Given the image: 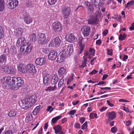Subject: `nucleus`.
Instances as JSON below:
<instances>
[{
	"mask_svg": "<svg viewBox=\"0 0 134 134\" xmlns=\"http://www.w3.org/2000/svg\"><path fill=\"white\" fill-rule=\"evenodd\" d=\"M37 97L35 95L26 98L22 101V108L27 110L32 106L36 101Z\"/></svg>",
	"mask_w": 134,
	"mask_h": 134,
	"instance_id": "nucleus-1",
	"label": "nucleus"
},
{
	"mask_svg": "<svg viewBox=\"0 0 134 134\" xmlns=\"http://www.w3.org/2000/svg\"><path fill=\"white\" fill-rule=\"evenodd\" d=\"M32 48V46L30 43H26L24 45L21 46L20 50L21 52H24L26 54H28L31 51Z\"/></svg>",
	"mask_w": 134,
	"mask_h": 134,
	"instance_id": "nucleus-2",
	"label": "nucleus"
},
{
	"mask_svg": "<svg viewBox=\"0 0 134 134\" xmlns=\"http://www.w3.org/2000/svg\"><path fill=\"white\" fill-rule=\"evenodd\" d=\"M19 2L17 0H7V5L8 8L12 9L18 5Z\"/></svg>",
	"mask_w": 134,
	"mask_h": 134,
	"instance_id": "nucleus-3",
	"label": "nucleus"
},
{
	"mask_svg": "<svg viewBox=\"0 0 134 134\" xmlns=\"http://www.w3.org/2000/svg\"><path fill=\"white\" fill-rule=\"evenodd\" d=\"M38 43L42 45L46 44L48 42V40L46 38V36L45 34L40 33L38 34Z\"/></svg>",
	"mask_w": 134,
	"mask_h": 134,
	"instance_id": "nucleus-4",
	"label": "nucleus"
},
{
	"mask_svg": "<svg viewBox=\"0 0 134 134\" xmlns=\"http://www.w3.org/2000/svg\"><path fill=\"white\" fill-rule=\"evenodd\" d=\"M66 55L65 50H63V51L61 52L57 56V62L58 63L63 62L67 57Z\"/></svg>",
	"mask_w": 134,
	"mask_h": 134,
	"instance_id": "nucleus-5",
	"label": "nucleus"
},
{
	"mask_svg": "<svg viewBox=\"0 0 134 134\" xmlns=\"http://www.w3.org/2000/svg\"><path fill=\"white\" fill-rule=\"evenodd\" d=\"M62 12L64 15V18H68L70 14L71 9L70 7H65L64 5L62 9Z\"/></svg>",
	"mask_w": 134,
	"mask_h": 134,
	"instance_id": "nucleus-6",
	"label": "nucleus"
},
{
	"mask_svg": "<svg viewBox=\"0 0 134 134\" xmlns=\"http://www.w3.org/2000/svg\"><path fill=\"white\" fill-rule=\"evenodd\" d=\"M52 29L54 31H61L62 29L61 23L58 22H54L52 25Z\"/></svg>",
	"mask_w": 134,
	"mask_h": 134,
	"instance_id": "nucleus-7",
	"label": "nucleus"
},
{
	"mask_svg": "<svg viewBox=\"0 0 134 134\" xmlns=\"http://www.w3.org/2000/svg\"><path fill=\"white\" fill-rule=\"evenodd\" d=\"M99 19L97 16H91L88 20V24L96 25L98 24Z\"/></svg>",
	"mask_w": 134,
	"mask_h": 134,
	"instance_id": "nucleus-8",
	"label": "nucleus"
},
{
	"mask_svg": "<svg viewBox=\"0 0 134 134\" xmlns=\"http://www.w3.org/2000/svg\"><path fill=\"white\" fill-rule=\"evenodd\" d=\"M26 72H28L33 74L35 73L36 72L35 66L32 64H27L25 67Z\"/></svg>",
	"mask_w": 134,
	"mask_h": 134,
	"instance_id": "nucleus-9",
	"label": "nucleus"
},
{
	"mask_svg": "<svg viewBox=\"0 0 134 134\" xmlns=\"http://www.w3.org/2000/svg\"><path fill=\"white\" fill-rule=\"evenodd\" d=\"M65 37L66 40L70 43H74L76 42L77 40V38L72 34L66 35Z\"/></svg>",
	"mask_w": 134,
	"mask_h": 134,
	"instance_id": "nucleus-10",
	"label": "nucleus"
},
{
	"mask_svg": "<svg viewBox=\"0 0 134 134\" xmlns=\"http://www.w3.org/2000/svg\"><path fill=\"white\" fill-rule=\"evenodd\" d=\"M57 55V52L54 50H51L50 53L48 55V58L49 60H54Z\"/></svg>",
	"mask_w": 134,
	"mask_h": 134,
	"instance_id": "nucleus-11",
	"label": "nucleus"
},
{
	"mask_svg": "<svg viewBox=\"0 0 134 134\" xmlns=\"http://www.w3.org/2000/svg\"><path fill=\"white\" fill-rule=\"evenodd\" d=\"M32 19L29 14H25L23 15L24 20L27 24H29L31 23L32 22Z\"/></svg>",
	"mask_w": 134,
	"mask_h": 134,
	"instance_id": "nucleus-12",
	"label": "nucleus"
},
{
	"mask_svg": "<svg viewBox=\"0 0 134 134\" xmlns=\"http://www.w3.org/2000/svg\"><path fill=\"white\" fill-rule=\"evenodd\" d=\"M81 31L84 36H87L90 32V28L89 26H84L82 27Z\"/></svg>",
	"mask_w": 134,
	"mask_h": 134,
	"instance_id": "nucleus-13",
	"label": "nucleus"
},
{
	"mask_svg": "<svg viewBox=\"0 0 134 134\" xmlns=\"http://www.w3.org/2000/svg\"><path fill=\"white\" fill-rule=\"evenodd\" d=\"M46 60V59L45 58H39L35 60V62L36 64L42 66L45 64Z\"/></svg>",
	"mask_w": 134,
	"mask_h": 134,
	"instance_id": "nucleus-14",
	"label": "nucleus"
},
{
	"mask_svg": "<svg viewBox=\"0 0 134 134\" xmlns=\"http://www.w3.org/2000/svg\"><path fill=\"white\" fill-rule=\"evenodd\" d=\"M25 43L26 40L25 38L24 37H21L18 38L17 41L16 45L18 47L24 45Z\"/></svg>",
	"mask_w": 134,
	"mask_h": 134,
	"instance_id": "nucleus-15",
	"label": "nucleus"
},
{
	"mask_svg": "<svg viewBox=\"0 0 134 134\" xmlns=\"http://www.w3.org/2000/svg\"><path fill=\"white\" fill-rule=\"evenodd\" d=\"M19 77H11L12 80V86L14 89L16 90L17 85L18 84Z\"/></svg>",
	"mask_w": 134,
	"mask_h": 134,
	"instance_id": "nucleus-16",
	"label": "nucleus"
},
{
	"mask_svg": "<svg viewBox=\"0 0 134 134\" xmlns=\"http://www.w3.org/2000/svg\"><path fill=\"white\" fill-rule=\"evenodd\" d=\"M58 77L56 74L54 75L52 77L51 80L52 84L53 85H55L56 84L59 80Z\"/></svg>",
	"mask_w": 134,
	"mask_h": 134,
	"instance_id": "nucleus-17",
	"label": "nucleus"
},
{
	"mask_svg": "<svg viewBox=\"0 0 134 134\" xmlns=\"http://www.w3.org/2000/svg\"><path fill=\"white\" fill-rule=\"evenodd\" d=\"M107 114L108 116V119L113 120L116 117V114L115 112L114 111L108 112Z\"/></svg>",
	"mask_w": 134,
	"mask_h": 134,
	"instance_id": "nucleus-18",
	"label": "nucleus"
},
{
	"mask_svg": "<svg viewBox=\"0 0 134 134\" xmlns=\"http://www.w3.org/2000/svg\"><path fill=\"white\" fill-rule=\"evenodd\" d=\"M24 83L23 79L19 77L18 84L17 85L16 90L18 89L20 87H22L24 85Z\"/></svg>",
	"mask_w": 134,
	"mask_h": 134,
	"instance_id": "nucleus-19",
	"label": "nucleus"
},
{
	"mask_svg": "<svg viewBox=\"0 0 134 134\" xmlns=\"http://www.w3.org/2000/svg\"><path fill=\"white\" fill-rule=\"evenodd\" d=\"M66 71V69L65 68L61 67L58 71V74L60 77H61L65 74Z\"/></svg>",
	"mask_w": 134,
	"mask_h": 134,
	"instance_id": "nucleus-20",
	"label": "nucleus"
},
{
	"mask_svg": "<svg viewBox=\"0 0 134 134\" xmlns=\"http://www.w3.org/2000/svg\"><path fill=\"white\" fill-rule=\"evenodd\" d=\"M55 46V47H58L59 46L61 42V40L59 37H57L54 39Z\"/></svg>",
	"mask_w": 134,
	"mask_h": 134,
	"instance_id": "nucleus-21",
	"label": "nucleus"
},
{
	"mask_svg": "<svg viewBox=\"0 0 134 134\" xmlns=\"http://www.w3.org/2000/svg\"><path fill=\"white\" fill-rule=\"evenodd\" d=\"M85 5L90 12H92L94 8L90 2H85Z\"/></svg>",
	"mask_w": 134,
	"mask_h": 134,
	"instance_id": "nucleus-22",
	"label": "nucleus"
},
{
	"mask_svg": "<svg viewBox=\"0 0 134 134\" xmlns=\"http://www.w3.org/2000/svg\"><path fill=\"white\" fill-rule=\"evenodd\" d=\"M92 2L93 3L96 7L100 3V5H102L104 2V0H92Z\"/></svg>",
	"mask_w": 134,
	"mask_h": 134,
	"instance_id": "nucleus-23",
	"label": "nucleus"
},
{
	"mask_svg": "<svg viewBox=\"0 0 134 134\" xmlns=\"http://www.w3.org/2000/svg\"><path fill=\"white\" fill-rule=\"evenodd\" d=\"M53 129L56 133H58L60 132L62 130V127L59 125L55 126L53 127Z\"/></svg>",
	"mask_w": 134,
	"mask_h": 134,
	"instance_id": "nucleus-24",
	"label": "nucleus"
},
{
	"mask_svg": "<svg viewBox=\"0 0 134 134\" xmlns=\"http://www.w3.org/2000/svg\"><path fill=\"white\" fill-rule=\"evenodd\" d=\"M18 68L20 71L23 73H24L26 72V68L25 69L23 64L20 65L18 66Z\"/></svg>",
	"mask_w": 134,
	"mask_h": 134,
	"instance_id": "nucleus-25",
	"label": "nucleus"
},
{
	"mask_svg": "<svg viewBox=\"0 0 134 134\" xmlns=\"http://www.w3.org/2000/svg\"><path fill=\"white\" fill-rule=\"evenodd\" d=\"M16 112L14 109H11L8 113V115L9 117L15 116L16 114Z\"/></svg>",
	"mask_w": 134,
	"mask_h": 134,
	"instance_id": "nucleus-26",
	"label": "nucleus"
},
{
	"mask_svg": "<svg viewBox=\"0 0 134 134\" xmlns=\"http://www.w3.org/2000/svg\"><path fill=\"white\" fill-rule=\"evenodd\" d=\"M30 41L34 42L36 39V36L35 33H32L31 34L30 36Z\"/></svg>",
	"mask_w": 134,
	"mask_h": 134,
	"instance_id": "nucleus-27",
	"label": "nucleus"
},
{
	"mask_svg": "<svg viewBox=\"0 0 134 134\" xmlns=\"http://www.w3.org/2000/svg\"><path fill=\"white\" fill-rule=\"evenodd\" d=\"M67 49L69 52V54H71L74 51L73 45L71 44L69 45L67 47Z\"/></svg>",
	"mask_w": 134,
	"mask_h": 134,
	"instance_id": "nucleus-28",
	"label": "nucleus"
},
{
	"mask_svg": "<svg viewBox=\"0 0 134 134\" xmlns=\"http://www.w3.org/2000/svg\"><path fill=\"white\" fill-rule=\"evenodd\" d=\"M7 57L5 55H2L0 56V63L5 62L6 61Z\"/></svg>",
	"mask_w": 134,
	"mask_h": 134,
	"instance_id": "nucleus-29",
	"label": "nucleus"
},
{
	"mask_svg": "<svg viewBox=\"0 0 134 134\" xmlns=\"http://www.w3.org/2000/svg\"><path fill=\"white\" fill-rule=\"evenodd\" d=\"M79 46L80 49L79 51V50L78 52V54H80L83 51V48L85 47V45L84 44H82L81 42Z\"/></svg>",
	"mask_w": 134,
	"mask_h": 134,
	"instance_id": "nucleus-30",
	"label": "nucleus"
},
{
	"mask_svg": "<svg viewBox=\"0 0 134 134\" xmlns=\"http://www.w3.org/2000/svg\"><path fill=\"white\" fill-rule=\"evenodd\" d=\"M41 106H37L35 108L33 111V114L34 115H36L40 110V107Z\"/></svg>",
	"mask_w": 134,
	"mask_h": 134,
	"instance_id": "nucleus-31",
	"label": "nucleus"
},
{
	"mask_svg": "<svg viewBox=\"0 0 134 134\" xmlns=\"http://www.w3.org/2000/svg\"><path fill=\"white\" fill-rule=\"evenodd\" d=\"M5 2L4 0H0V11L3 10L4 8Z\"/></svg>",
	"mask_w": 134,
	"mask_h": 134,
	"instance_id": "nucleus-32",
	"label": "nucleus"
},
{
	"mask_svg": "<svg viewBox=\"0 0 134 134\" xmlns=\"http://www.w3.org/2000/svg\"><path fill=\"white\" fill-rule=\"evenodd\" d=\"M5 83L8 85V86H12V80L11 77L10 76H8Z\"/></svg>",
	"mask_w": 134,
	"mask_h": 134,
	"instance_id": "nucleus-33",
	"label": "nucleus"
},
{
	"mask_svg": "<svg viewBox=\"0 0 134 134\" xmlns=\"http://www.w3.org/2000/svg\"><path fill=\"white\" fill-rule=\"evenodd\" d=\"M16 71V70L13 67H10L8 73L14 74L15 73Z\"/></svg>",
	"mask_w": 134,
	"mask_h": 134,
	"instance_id": "nucleus-34",
	"label": "nucleus"
},
{
	"mask_svg": "<svg viewBox=\"0 0 134 134\" xmlns=\"http://www.w3.org/2000/svg\"><path fill=\"white\" fill-rule=\"evenodd\" d=\"M62 116H58L55 118H54L52 119V122L53 123H55L58 120L60 119Z\"/></svg>",
	"mask_w": 134,
	"mask_h": 134,
	"instance_id": "nucleus-35",
	"label": "nucleus"
},
{
	"mask_svg": "<svg viewBox=\"0 0 134 134\" xmlns=\"http://www.w3.org/2000/svg\"><path fill=\"white\" fill-rule=\"evenodd\" d=\"M50 78H46L43 79V83L46 86H47L50 80Z\"/></svg>",
	"mask_w": 134,
	"mask_h": 134,
	"instance_id": "nucleus-36",
	"label": "nucleus"
},
{
	"mask_svg": "<svg viewBox=\"0 0 134 134\" xmlns=\"http://www.w3.org/2000/svg\"><path fill=\"white\" fill-rule=\"evenodd\" d=\"M26 119L28 121H30L32 119V114L29 113L26 116Z\"/></svg>",
	"mask_w": 134,
	"mask_h": 134,
	"instance_id": "nucleus-37",
	"label": "nucleus"
},
{
	"mask_svg": "<svg viewBox=\"0 0 134 134\" xmlns=\"http://www.w3.org/2000/svg\"><path fill=\"white\" fill-rule=\"evenodd\" d=\"M2 68L3 71H4L5 72L8 73L9 68L8 66H2Z\"/></svg>",
	"mask_w": 134,
	"mask_h": 134,
	"instance_id": "nucleus-38",
	"label": "nucleus"
},
{
	"mask_svg": "<svg viewBox=\"0 0 134 134\" xmlns=\"http://www.w3.org/2000/svg\"><path fill=\"white\" fill-rule=\"evenodd\" d=\"M23 31V30L22 28H17L16 30V33H17V35L19 34L22 35V33Z\"/></svg>",
	"mask_w": 134,
	"mask_h": 134,
	"instance_id": "nucleus-39",
	"label": "nucleus"
},
{
	"mask_svg": "<svg viewBox=\"0 0 134 134\" xmlns=\"http://www.w3.org/2000/svg\"><path fill=\"white\" fill-rule=\"evenodd\" d=\"M63 77H62V78L59 81L58 84V86L60 88L61 87L62 85L64 84V80L62 79Z\"/></svg>",
	"mask_w": 134,
	"mask_h": 134,
	"instance_id": "nucleus-40",
	"label": "nucleus"
},
{
	"mask_svg": "<svg viewBox=\"0 0 134 134\" xmlns=\"http://www.w3.org/2000/svg\"><path fill=\"white\" fill-rule=\"evenodd\" d=\"M57 0H47V2L51 5L54 4L57 2Z\"/></svg>",
	"mask_w": 134,
	"mask_h": 134,
	"instance_id": "nucleus-41",
	"label": "nucleus"
},
{
	"mask_svg": "<svg viewBox=\"0 0 134 134\" xmlns=\"http://www.w3.org/2000/svg\"><path fill=\"white\" fill-rule=\"evenodd\" d=\"M56 88V87L55 85L53 87L50 86L48 87L47 90L48 91H54Z\"/></svg>",
	"mask_w": 134,
	"mask_h": 134,
	"instance_id": "nucleus-42",
	"label": "nucleus"
},
{
	"mask_svg": "<svg viewBox=\"0 0 134 134\" xmlns=\"http://www.w3.org/2000/svg\"><path fill=\"white\" fill-rule=\"evenodd\" d=\"M6 55H8L10 54L9 48L7 47H5L3 52Z\"/></svg>",
	"mask_w": 134,
	"mask_h": 134,
	"instance_id": "nucleus-43",
	"label": "nucleus"
},
{
	"mask_svg": "<svg viewBox=\"0 0 134 134\" xmlns=\"http://www.w3.org/2000/svg\"><path fill=\"white\" fill-rule=\"evenodd\" d=\"M134 2L133 1H130L127 3L125 7L126 8H128L130 6L133 5L134 4Z\"/></svg>",
	"mask_w": 134,
	"mask_h": 134,
	"instance_id": "nucleus-44",
	"label": "nucleus"
},
{
	"mask_svg": "<svg viewBox=\"0 0 134 134\" xmlns=\"http://www.w3.org/2000/svg\"><path fill=\"white\" fill-rule=\"evenodd\" d=\"M87 60L86 59H84L83 62L82 64V65L80 66V68H83L86 66V62Z\"/></svg>",
	"mask_w": 134,
	"mask_h": 134,
	"instance_id": "nucleus-45",
	"label": "nucleus"
},
{
	"mask_svg": "<svg viewBox=\"0 0 134 134\" xmlns=\"http://www.w3.org/2000/svg\"><path fill=\"white\" fill-rule=\"evenodd\" d=\"M97 115L96 113H91L90 115V117L91 119H93L94 117L96 118H97Z\"/></svg>",
	"mask_w": 134,
	"mask_h": 134,
	"instance_id": "nucleus-46",
	"label": "nucleus"
},
{
	"mask_svg": "<svg viewBox=\"0 0 134 134\" xmlns=\"http://www.w3.org/2000/svg\"><path fill=\"white\" fill-rule=\"evenodd\" d=\"M43 52L45 54H47L49 52V50L48 48H44L42 49Z\"/></svg>",
	"mask_w": 134,
	"mask_h": 134,
	"instance_id": "nucleus-47",
	"label": "nucleus"
},
{
	"mask_svg": "<svg viewBox=\"0 0 134 134\" xmlns=\"http://www.w3.org/2000/svg\"><path fill=\"white\" fill-rule=\"evenodd\" d=\"M87 122H86L82 126L81 129H86L87 127Z\"/></svg>",
	"mask_w": 134,
	"mask_h": 134,
	"instance_id": "nucleus-48",
	"label": "nucleus"
},
{
	"mask_svg": "<svg viewBox=\"0 0 134 134\" xmlns=\"http://www.w3.org/2000/svg\"><path fill=\"white\" fill-rule=\"evenodd\" d=\"M107 53L108 55H112V49H107Z\"/></svg>",
	"mask_w": 134,
	"mask_h": 134,
	"instance_id": "nucleus-49",
	"label": "nucleus"
},
{
	"mask_svg": "<svg viewBox=\"0 0 134 134\" xmlns=\"http://www.w3.org/2000/svg\"><path fill=\"white\" fill-rule=\"evenodd\" d=\"M7 77L8 76H6L4 77H3L2 79V82L3 83H5L6 81L7 80Z\"/></svg>",
	"mask_w": 134,
	"mask_h": 134,
	"instance_id": "nucleus-50",
	"label": "nucleus"
},
{
	"mask_svg": "<svg viewBox=\"0 0 134 134\" xmlns=\"http://www.w3.org/2000/svg\"><path fill=\"white\" fill-rule=\"evenodd\" d=\"M117 130L116 128L114 127L111 128V131L113 133H115L116 132Z\"/></svg>",
	"mask_w": 134,
	"mask_h": 134,
	"instance_id": "nucleus-51",
	"label": "nucleus"
},
{
	"mask_svg": "<svg viewBox=\"0 0 134 134\" xmlns=\"http://www.w3.org/2000/svg\"><path fill=\"white\" fill-rule=\"evenodd\" d=\"M80 122L81 124H83L85 120V118L84 117H82L80 118Z\"/></svg>",
	"mask_w": 134,
	"mask_h": 134,
	"instance_id": "nucleus-52",
	"label": "nucleus"
},
{
	"mask_svg": "<svg viewBox=\"0 0 134 134\" xmlns=\"http://www.w3.org/2000/svg\"><path fill=\"white\" fill-rule=\"evenodd\" d=\"M119 40L123 41L124 40L125 38L121 34H120L119 36Z\"/></svg>",
	"mask_w": 134,
	"mask_h": 134,
	"instance_id": "nucleus-53",
	"label": "nucleus"
},
{
	"mask_svg": "<svg viewBox=\"0 0 134 134\" xmlns=\"http://www.w3.org/2000/svg\"><path fill=\"white\" fill-rule=\"evenodd\" d=\"M49 75L47 73H44L43 74V78H50L49 77Z\"/></svg>",
	"mask_w": 134,
	"mask_h": 134,
	"instance_id": "nucleus-54",
	"label": "nucleus"
},
{
	"mask_svg": "<svg viewBox=\"0 0 134 134\" xmlns=\"http://www.w3.org/2000/svg\"><path fill=\"white\" fill-rule=\"evenodd\" d=\"M4 34V31L2 27L0 26V34L1 36V37L3 36V34Z\"/></svg>",
	"mask_w": 134,
	"mask_h": 134,
	"instance_id": "nucleus-55",
	"label": "nucleus"
},
{
	"mask_svg": "<svg viewBox=\"0 0 134 134\" xmlns=\"http://www.w3.org/2000/svg\"><path fill=\"white\" fill-rule=\"evenodd\" d=\"M100 89L103 90H110L111 88L110 87H100Z\"/></svg>",
	"mask_w": 134,
	"mask_h": 134,
	"instance_id": "nucleus-56",
	"label": "nucleus"
},
{
	"mask_svg": "<svg viewBox=\"0 0 134 134\" xmlns=\"http://www.w3.org/2000/svg\"><path fill=\"white\" fill-rule=\"evenodd\" d=\"M11 50L12 52L13 53H15L16 52L15 47L12 46L11 47Z\"/></svg>",
	"mask_w": 134,
	"mask_h": 134,
	"instance_id": "nucleus-57",
	"label": "nucleus"
},
{
	"mask_svg": "<svg viewBox=\"0 0 134 134\" xmlns=\"http://www.w3.org/2000/svg\"><path fill=\"white\" fill-rule=\"evenodd\" d=\"M108 32V30L107 29L105 30L104 31H103V35L104 36H105L107 34Z\"/></svg>",
	"mask_w": 134,
	"mask_h": 134,
	"instance_id": "nucleus-58",
	"label": "nucleus"
},
{
	"mask_svg": "<svg viewBox=\"0 0 134 134\" xmlns=\"http://www.w3.org/2000/svg\"><path fill=\"white\" fill-rule=\"evenodd\" d=\"M4 134H13L12 131L10 130H7L5 133Z\"/></svg>",
	"mask_w": 134,
	"mask_h": 134,
	"instance_id": "nucleus-59",
	"label": "nucleus"
},
{
	"mask_svg": "<svg viewBox=\"0 0 134 134\" xmlns=\"http://www.w3.org/2000/svg\"><path fill=\"white\" fill-rule=\"evenodd\" d=\"M75 126L76 128L80 129V124L79 123L77 122L75 124Z\"/></svg>",
	"mask_w": 134,
	"mask_h": 134,
	"instance_id": "nucleus-60",
	"label": "nucleus"
},
{
	"mask_svg": "<svg viewBox=\"0 0 134 134\" xmlns=\"http://www.w3.org/2000/svg\"><path fill=\"white\" fill-rule=\"evenodd\" d=\"M54 44L53 41H51L48 45V47H52L54 45Z\"/></svg>",
	"mask_w": 134,
	"mask_h": 134,
	"instance_id": "nucleus-61",
	"label": "nucleus"
},
{
	"mask_svg": "<svg viewBox=\"0 0 134 134\" xmlns=\"http://www.w3.org/2000/svg\"><path fill=\"white\" fill-rule=\"evenodd\" d=\"M98 72V71L96 70H94L92 71V72L89 73V74H94L97 73Z\"/></svg>",
	"mask_w": 134,
	"mask_h": 134,
	"instance_id": "nucleus-62",
	"label": "nucleus"
},
{
	"mask_svg": "<svg viewBox=\"0 0 134 134\" xmlns=\"http://www.w3.org/2000/svg\"><path fill=\"white\" fill-rule=\"evenodd\" d=\"M131 124V121L130 120H129L126 122V126H129Z\"/></svg>",
	"mask_w": 134,
	"mask_h": 134,
	"instance_id": "nucleus-63",
	"label": "nucleus"
},
{
	"mask_svg": "<svg viewBox=\"0 0 134 134\" xmlns=\"http://www.w3.org/2000/svg\"><path fill=\"white\" fill-rule=\"evenodd\" d=\"M123 109L127 112H129V110L128 108L124 107L123 108Z\"/></svg>",
	"mask_w": 134,
	"mask_h": 134,
	"instance_id": "nucleus-64",
	"label": "nucleus"
}]
</instances>
